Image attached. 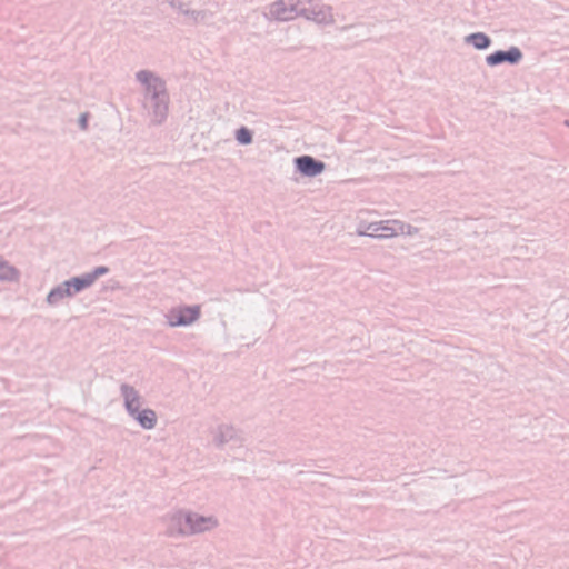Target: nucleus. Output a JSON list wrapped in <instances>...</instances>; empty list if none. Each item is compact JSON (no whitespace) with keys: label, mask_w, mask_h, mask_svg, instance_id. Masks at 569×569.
<instances>
[{"label":"nucleus","mask_w":569,"mask_h":569,"mask_svg":"<svg viewBox=\"0 0 569 569\" xmlns=\"http://www.w3.org/2000/svg\"><path fill=\"white\" fill-rule=\"evenodd\" d=\"M19 270L0 256V281L13 282L19 279Z\"/></svg>","instance_id":"obj_15"},{"label":"nucleus","mask_w":569,"mask_h":569,"mask_svg":"<svg viewBox=\"0 0 569 569\" xmlns=\"http://www.w3.org/2000/svg\"><path fill=\"white\" fill-rule=\"evenodd\" d=\"M64 282L69 286L72 296L91 287L88 279L86 278L84 273L79 277H72V278L66 280Z\"/></svg>","instance_id":"obj_18"},{"label":"nucleus","mask_w":569,"mask_h":569,"mask_svg":"<svg viewBox=\"0 0 569 569\" xmlns=\"http://www.w3.org/2000/svg\"><path fill=\"white\" fill-rule=\"evenodd\" d=\"M392 237H396L398 234H406V236H415L418 233L419 229L417 227H413L409 223H406L400 220L392 219Z\"/></svg>","instance_id":"obj_17"},{"label":"nucleus","mask_w":569,"mask_h":569,"mask_svg":"<svg viewBox=\"0 0 569 569\" xmlns=\"http://www.w3.org/2000/svg\"><path fill=\"white\" fill-rule=\"evenodd\" d=\"M89 117H90L89 112H82V113H80V116L78 118V126L82 131L88 130Z\"/></svg>","instance_id":"obj_21"},{"label":"nucleus","mask_w":569,"mask_h":569,"mask_svg":"<svg viewBox=\"0 0 569 569\" xmlns=\"http://www.w3.org/2000/svg\"><path fill=\"white\" fill-rule=\"evenodd\" d=\"M119 389L127 413L130 415L140 410L142 406V397L139 391L133 386L126 382H122Z\"/></svg>","instance_id":"obj_10"},{"label":"nucleus","mask_w":569,"mask_h":569,"mask_svg":"<svg viewBox=\"0 0 569 569\" xmlns=\"http://www.w3.org/2000/svg\"><path fill=\"white\" fill-rule=\"evenodd\" d=\"M392 231V220H380L375 222L359 220L357 223L356 234L359 237L389 239L392 238V234H390Z\"/></svg>","instance_id":"obj_5"},{"label":"nucleus","mask_w":569,"mask_h":569,"mask_svg":"<svg viewBox=\"0 0 569 569\" xmlns=\"http://www.w3.org/2000/svg\"><path fill=\"white\" fill-rule=\"evenodd\" d=\"M239 440V432L231 425H220L214 431L213 442L218 448H221L229 442Z\"/></svg>","instance_id":"obj_11"},{"label":"nucleus","mask_w":569,"mask_h":569,"mask_svg":"<svg viewBox=\"0 0 569 569\" xmlns=\"http://www.w3.org/2000/svg\"><path fill=\"white\" fill-rule=\"evenodd\" d=\"M297 171L303 177L313 178L326 170V163L311 156H300L293 160Z\"/></svg>","instance_id":"obj_7"},{"label":"nucleus","mask_w":569,"mask_h":569,"mask_svg":"<svg viewBox=\"0 0 569 569\" xmlns=\"http://www.w3.org/2000/svg\"><path fill=\"white\" fill-rule=\"evenodd\" d=\"M234 138L240 146H249L253 141V132L249 128L242 126L234 131Z\"/></svg>","instance_id":"obj_19"},{"label":"nucleus","mask_w":569,"mask_h":569,"mask_svg":"<svg viewBox=\"0 0 569 569\" xmlns=\"http://www.w3.org/2000/svg\"><path fill=\"white\" fill-rule=\"evenodd\" d=\"M189 518L191 519L189 530L191 536L213 530L219 526L218 519L213 516H202L189 510Z\"/></svg>","instance_id":"obj_9"},{"label":"nucleus","mask_w":569,"mask_h":569,"mask_svg":"<svg viewBox=\"0 0 569 569\" xmlns=\"http://www.w3.org/2000/svg\"><path fill=\"white\" fill-rule=\"evenodd\" d=\"M201 317V306H178L172 308L167 315V323L171 328L188 327L197 322Z\"/></svg>","instance_id":"obj_3"},{"label":"nucleus","mask_w":569,"mask_h":569,"mask_svg":"<svg viewBox=\"0 0 569 569\" xmlns=\"http://www.w3.org/2000/svg\"><path fill=\"white\" fill-rule=\"evenodd\" d=\"M300 10L299 17L301 16L307 20L325 24L333 21L331 8L319 1L301 0Z\"/></svg>","instance_id":"obj_4"},{"label":"nucleus","mask_w":569,"mask_h":569,"mask_svg":"<svg viewBox=\"0 0 569 569\" xmlns=\"http://www.w3.org/2000/svg\"><path fill=\"white\" fill-rule=\"evenodd\" d=\"M109 272V268L106 266L96 267L90 272H86L84 276L88 279L89 283L92 286L99 277H102Z\"/></svg>","instance_id":"obj_20"},{"label":"nucleus","mask_w":569,"mask_h":569,"mask_svg":"<svg viewBox=\"0 0 569 569\" xmlns=\"http://www.w3.org/2000/svg\"><path fill=\"white\" fill-rule=\"evenodd\" d=\"M73 297L69 286L63 281L53 287L46 297V302L50 307L58 306L63 299Z\"/></svg>","instance_id":"obj_14"},{"label":"nucleus","mask_w":569,"mask_h":569,"mask_svg":"<svg viewBox=\"0 0 569 569\" xmlns=\"http://www.w3.org/2000/svg\"><path fill=\"white\" fill-rule=\"evenodd\" d=\"M143 86V108L148 111L151 126H161L168 118L170 97L166 81L156 72L143 69L134 74Z\"/></svg>","instance_id":"obj_1"},{"label":"nucleus","mask_w":569,"mask_h":569,"mask_svg":"<svg viewBox=\"0 0 569 569\" xmlns=\"http://www.w3.org/2000/svg\"><path fill=\"white\" fill-rule=\"evenodd\" d=\"M301 0H277L269 9V16L279 21H289L299 17Z\"/></svg>","instance_id":"obj_6"},{"label":"nucleus","mask_w":569,"mask_h":569,"mask_svg":"<svg viewBox=\"0 0 569 569\" xmlns=\"http://www.w3.org/2000/svg\"><path fill=\"white\" fill-rule=\"evenodd\" d=\"M139 426L146 430H151L157 426L158 417L153 409L146 408L137 410L129 415Z\"/></svg>","instance_id":"obj_13"},{"label":"nucleus","mask_w":569,"mask_h":569,"mask_svg":"<svg viewBox=\"0 0 569 569\" xmlns=\"http://www.w3.org/2000/svg\"><path fill=\"white\" fill-rule=\"evenodd\" d=\"M523 54L518 47H510L508 50H497L486 57V62L490 67H496L501 63L518 64Z\"/></svg>","instance_id":"obj_8"},{"label":"nucleus","mask_w":569,"mask_h":569,"mask_svg":"<svg viewBox=\"0 0 569 569\" xmlns=\"http://www.w3.org/2000/svg\"><path fill=\"white\" fill-rule=\"evenodd\" d=\"M466 43L473 46L477 50H485L490 47L491 39L483 32L470 33L465 38Z\"/></svg>","instance_id":"obj_16"},{"label":"nucleus","mask_w":569,"mask_h":569,"mask_svg":"<svg viewBox=\"0 0 569 569\" xmlns=\"http://www.w3.org/2000/svg\"><path fill=\"white\" fill-rule=\"evenodd\" d=\"M190 521L189 510L179 509L167 513L162 518L166 526L164 533L169 538H184L190 537Z\"/></svg>","instance_id":"obj_2"},{"label":"nucleus","mask_w":569,"mask_h":569,"mask_svg":"<svg viewBox=\"0 0 569 569\" xmlns=\"http://www.w3.org/2000/svg\"><path fill=\"white\" fill-rule=\"evenodd\" d=\"M565 126H567L569 128V120L565 121Z\"/></svg>","instance_id":"obj_22"},{"label":"nucleus","mask_w":569,"mask_h":569,"mask_svg":"<svg viewBox=\"0 0 569 569\" xmlns=\"http://www.w3.org/2000/svg\"><path fill=\"white\" fill-rule=\"evenodd\" d=\"M166 3H168L177 12L192 18L194 22L203 20L207 16L206 11L203 10H191L190 2L187 0H166Z\"/></svg>","instance_id":"obj_12"}]
</instances>
